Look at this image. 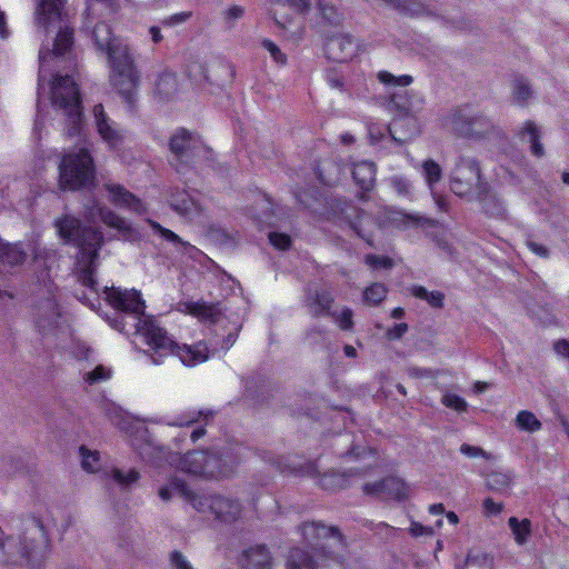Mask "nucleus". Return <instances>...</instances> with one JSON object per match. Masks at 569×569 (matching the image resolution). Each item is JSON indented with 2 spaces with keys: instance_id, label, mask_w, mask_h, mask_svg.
<instances>
[{
  "instance_id": "obj_5",
  "label": "nucleus",
  "mask_w": 569,
  "mask_h": 569,
  "mask_svg": "<svg viewBox=\"0 0 569 569\" xmlns=\"http://www.w3.org/2000/svg\"><path fill=\"white\" fill-rule=\"evenodd\" d=\"M51 103L66 117L67 134L76 137L81 132L82 110L77 83L69 76H57L51 83Z\"/></svg>"
},
{
  "instance_id": "obj_27",
  "label": "nucleus",
  "mask_w": 569,
  "mask_h": 569,
  "mask_svg": "<svg viewBox=\"0 0 569 569\" xmlns=\"http://www.w3.org/2000/svg\"><path fill=\"white\" fill-rule=\"evenodd\" d=\"M109 0H89V7L87 12V19L89 20V24H92V34L93 36H102V34H111L117 30L113 29L107 21H97L93 22L92 14L98 10L96 7L100 4L101 7L110 8L111 4L108 3Z\"/></svg>"
},
{
  "instance_id": "obj_49",
  "label": "nucleus",
  "mask_w": 569,
  "mask_h": 569,
  "mask_svg": "<svg viewBox=\"0 0 569 569\" xmlns=\"http://www.w3.org/2000/svg\"><path fill=\"white\" fill-rule=\"evenodd\" d=\"M111 377V370L102 365L97 366L92 371L87 372L83 379L89 385L99 383Z\"/></svg>"
},
{
  "instance_id": "obj_53",
  "label": "nucleus",
  "mask_w": 569,
  "mask_h": 569,
  "mask_svg": "<svg viewBox=\"0 0 569 569\" xmlns=\"http://www.w3.org/2000/svg\"><path fill=\"white\" fill-rule=\"evenodd\" d=\"M365 261L372 269H390L393 266L392 260L383 256L368 254Z\"/></svg>"
},
{
  "instance_id": "obj_22",
  "label": "nucleus",
  "mask_w": 569,
  "mask_h": 569,
  "mask_svg": "<svg viewBox=\"0 0 569 569\" xmlns=\"http://www.w3.org/2000/svg\"><path fill=\"white\" fill-rule=\"evenodd\" d=\"M243 561L248 569H269L272 558L264 546L258 545L243 552Z\"/></svg>"
},
{
  "instance_id": "obj_38",
  "label": "nucleus",
  "mask_w": 569,
  "mask_h": 569,
  "mask_svg": "<svg viewBox=\"0 0 569 569\" xmlns=\"http://www.w3.org/2000/svg\"><path fill=\"white\" fill-rule=\"evenodd\" d=\"M378 80L389 88H405L412 83L413 79L409 74L393 76L389 71H379L377 74Z\"/></svg>"
},
{
  "instance_id": "obj_33",
  "label": "nucleus",
  "mask_w": 569,
  "mask_h": 569,
  "mask_svg": "<svg viewBox=\"0 0 569 569\" xmlns=\"http://www.w3.org/2000/svg\"><path fill=\"white\" fill-rule=\"evenodd\" d=\"M508 525L510 530L515 537V540L518 545H523L527 541L531 532V522L529 519L518 520L516 517H511L508 520Z\"/></svg>"
},
{
  "instance_id": "obj_16",
  "label": "nucleus",
  "mask_w": 569,
  "mask_h": 569,
  "mask_svg": "<svg viewBox=\"0 0 569 569\" xmlns=\"http://www.w3.org/2000/svg\"><path fill=\"white\" fill-rule=\"evenodd\" d=\"M168 201L173 211L189 220L199 217L202 211L200 203L183 190L172 192Z\"/></svg>"
},
{
  "instance_id": "obj_6",
  "label": "nucleus",
  "mask_w": 569,
  "mask_h": 569,
  "mask_svg": "<svg viewBox=\"0 0 569 569\" xmlns=\"http://www.w3.org/2000/svg\"><path fill=\"white\" fill-rule=\"evenodd\" d=\"M10 555L11 563L37 565L51 553V543L42 523L36 519L29 521Z\"/></svg>"
},
{
  "instance_id": "obj_50",
  "label": "nucleus",
  "mask_w": 569,
  "mask_h": 569,
  "mask_svg": "<svg viewBox=\"0 0 569 569\" xmlns=\"http://www.w3.org/2000/svg\"><path fill=\"white\" fill-rule=\"evenodd\" d=\"M17 541L12 538H6L3 530L0 528V562H10V555Z\"/></svg>"
},
{
  "instance_id": "obj_13",
  "label": "nucleus",
  "mask_w": 569,
  "mask_h": 569,
  "mask_svg": "<svg viewBox=\"0 0 569 569\" xmlns=\"http://www.w3.org/2000/svg\"><path fill=\"white\" fill-rule=\"evenodd\" d=\"M302 536L310 545L321 543V549L342 548L341 536L336 528L326 527L318 522H306L301 527Z\"/></svg>"
},
{
  "instance_id": "obj_30",
  "label": "nucleus",
  "mask_w": 569,
  "mask_h": 569,
  "mask_svg": "<svg viewBox=\"0 0 569 569\" xmlns=\"http://www.w3.org/2000/svg\"><path fill=\"white\" fill-rule=\"evenodd\" d=\"M193 144L194 140L186 130L178 131L170 140V149L179 158L186 157Z\"/></svg>"
},
{
  "instance_id": "obj_47",
  "label": "nucleus",
  "mask_w": 569,
  "mask_h": 569,
  "mask_svg": "<svg viewBox=\"0 0 569 569\" xmlns=\"http://www.w3.org/2000/svg\"><path fill=\"white\" fill-rule=\"evenodd\" d=\"M513 100L518 104H523L531 97V88L527 80L516 79L512 87Z\"/></svg>"
},
{
  "instance_id": "obj_23",
  "label": "nucleus",
  "mask_w": 569,
  "mask_h": 569,
  "mask_svg": "<svg viewBox=\"0 0 569 569\" xmlns=\"http://www.w3.org/2000/svg\"><path fill=\"white\" fill-rule=\"evenodd\" d=\"M182 310L207 322H217L221 316L220 309L217 305L206 302H186L181 305Z\"/></svg>"
},
{
  "instance_id": "obj_1",
  "label": "nucleus",
  "mask_w": 569,
  "mask_h": 569,
  "mask_svg": "<svg viewBox=\"0 0 569 569\" xmlns=\"http://www.w3.org/2000/svg\"><path fill=\"white\" fill-rule=\"evenodd\" d=\"M106 300L117 310L134 316L136 333L141 336L144 342L159 357L170 353L177 355L187 366H196L208 359V348L204 343L196 346H178L156 321L144 316V301L137 290L120 288H104Z\"/></svg>"
},
{
  "instance_id": "obj_4",
  "label": "nucleus",
  "mask_w": 569,
  "mask_h": 569,
  "mask_svg": "<svg viewBox=\"0 0 569 569\" xmlns=\"http://www.w3.org/2000/svg\"><path fill=\"white\" fill-rule=\"evenodd\" d=\"M97 44L107 53L112 87L128 103H132L139 83V73L128 46L121 38H98Z\"/></svg>"
},
{
  "instance_id": "obj_32",
  "label": "nucleus",
  "mask_w": 569,
  "mask_h": 569,
  "mask_svg": "<svg viewBox=\"0 0 569 569\" xmlns=\"http://www.w3.org/2000/svg\"><path fill=\"white\" fill-rule=\"evenodd\" d=\"M516 427L521 431L536 432L542 428L541 421L536 415L528 410H521L515 419Z\"/></svg>"
},
{
  "instance_id": "obj_35",
  "label": "nucleus",
  "mask_w": 569,
  "mask_h": 569,
  "mask_svg": "<svg viewBox=\"0 0 569 569\" xmlns=\"http://www.w3.org/2000/svg\"><path fill=\"white\" fill-rule=\"evenodd\" d=\"M411 293L419 299L426 300L433 308H442L445 295L440 291H428L422 286H413Z\"/></svg>"
},
{
  "instance_id": "obj_9",
  "label": "nucleus",
  "mask_w": 569,
  "mask_h": 569,
  "mask_svg": "<svg viewBox=\"0 0 569 569\" xmlns=\"http://www.w3.org/2000/svg\"><path fill=\"white\" fill-rule=\"evenodd\" d=\"M67 0H38L33 22L39 32L56 36H72L68 12L64 10Z\"/></svg>"
},
{
  "instance_id": "obj_59",
  "label": "nucleus",
  "mask_w": 569,
  "mask_h": 569,
  "mask_svg": "<svg viewBox=\"0 0 569 569\" xmlns=\"http://www.w3.org/2000/svg\"><path fill=\"white\" fill-rule=\"evenodd\" d=\"M385 479L376 482H368L363 486V491L367 495H385Z\"/></svg>"
},
{
  "instance_id": "obj_26",
  "label": "nucleus",
  "mask_w": 569,
  "mask_h": 569,
  "mask_svg": "<svg viewBox=\"0 0 569 569\" xmlns=\"http://www.w3.org/2000/svg\"><path fill=\"white\" fill-rule=\"evenodd\" d=\"M179 86L176 74L163 72L156 82V93L161 100L173 99L178 92Z\"/></svg>"
},
{
  "instance_id": "obj_63",
  "label": "nucleus",
  "mask_w": 569,
  "mask_h": 569,
  "mask_svg": "<svg viewBox=\"0 0 569 569\" xmlns=\"http://www.w3.org/2000/svg\"><path fill=\"white\" fill-rule=\"evenodd\" d=\"M408 331L407 323H397L388 331V337L390 339H399Z\"/></svg>"
},
{
  "instance_id": "obj_10",
  "label": "nucleus",
  "mask_w": 569,
  "mask_h": 569,
  "mask_svg": "<svg viewBox=\"0 0 569 569\" xmlns=\"http://www.w3.org/2000/svg\"><path fill=\"white\" fill-rule=\"evenodd\" d=\"M479 163L467 157H460L450 176V189L458 197L470 198L481 188Z\"/></svg>"
},
{
  "instance_id": "obj_14",
  "label": "nucleus",
  "mask_w": 569,
  "mask_h": 569,
  "mask_svg": "<svg viewBox=\"0 0 569 569\" xmlns=\"http://www.w3.org/2000/svg\"><path fill=\"white\" fill-rule=\"evenodd\" d=\"M323 51L328 59L346 62L357 54L358 43L355 38H326Z\"/></svg>"
},
{
  "instance_id": "obj_19",
  "label": "nucleus",
  "mask_w": 569,
  "mask_h": 569,
  "mask_svg": "<svg viewBox=\"0 0 569 569\" xmlns=\"http://www.w3.org/2000/svg\"><path fill=\"white\" fill-rule=\"evenodd\" d=\"M26 258L27 253L19 244H11L0 239V272L22 264Z\"/></svg>"
},
{
  "instance_id": "obj_34",
  "label": "nucleus",
  "mask_w": 569,
  "mask_h": 569,
  "mask_svg": "<svg viewBox=\"0 0 569 569\" xmlns=\"http://www.w3.org/2000/svg\"><path fill=\"white\" fill-rule=\"evenodd\" d=\"M149 224L154 232L159 233L160 237H162L164 240L177 244L183 252H188L189 250L193 249L192 244L183 241L177 233L162 227L160 223L153 220H149Z\"/></svg>"
},
{
  "instance_id": "obj_8",
  "label": "nucleus",
  "mask_w": 569,
  "mask_h": 569,
  "mask_svg": "<svg viewBox=\"0 0 569 569\" xmlns=\"http://www.w3.org/2000/svg\"><path fill=\"white\" fill-rule=\"evenodd\" d=\"M173 489L186 496L199 512H210L223 522L236 521L241 512L242 506L236 499L222 496H199L191 493L182 482L174 481Z\"/></svg>"
},
{
  "instance_id": "obj_39",
  "label": "nucleus",
  "mask_w": 569,
  "mask_h": 569,
  "mask_svg": "<svg viewBox=\"0 0 569 569\" xmlns=\"http://www.w3.org/2000/svg\"><path fill=\"white\" fill-rule=\"evenodd\" d=\"M385 485H387V487H385L386 496L398 500L407 498L408 488L401 479L389 477L385 479Z\"/></svg>"
},
{
  "instance_id": "obj_48",
  "label": "nucleus",
  "mask_w": 569,
  "mask_h": 569,
  "mask_svg": "<svg viewBox=\"0 0 569 569\" xmlns=\"http://www.w3.org/2000/svg\"><path fill=\"white\" fill-rule=\"evenodd\" d=\"M274 13H279V8L288 7L295 12L302 13L311 7V0H274Z\"/></svg>"
},
{
  "instance_id": "obj_58",
  "label": "nucleus",
  "mask_w": 569,
  "mask_h": 569,
  "mask_svg": "<svg viewBox=\"0 0 569 569\" xmlns=\"http://www.w3.org/2000/svg\"><path fill=\"white\" fill-rule=\"evenodd\" d=\"M263 47L269 51L273 60L280 64H284L287 61L286 54L281 52L279 47L270 40L263 41Z\"/></svg>"
},
{
  "instance_id": "obj_40",
  "label": "nucleus",
  "mask_w": 569,
  "mask_h": 569,
  "mask_svg": "<svg viewBox=\"0 0 569 569\" xmlns=\"http://www.w3.org/2000/svg\"><path fill=\"white\" fill-rule=\"evenodd\" d=\"M389 186L401 198L412 199L413 188L409 179L402 176H392L388 179Z\"/></svg>"
},
{
  "instance_id": "obj_46",
  "label": "nucleus",
  "mask_w": 569,
  "mask_h": 569,
  "mask_svg": "<svg viewBox=\"0 0 569 569\" xmlns=\"http://www.w3.org/2000/svg\"><path fill=\"white\" fill-rule=\"evenodd\" d=\"M387 296V288L382 283H373L368 287L363 292L365 301L376 306L385 300Z\"/></svg>"
},
{
  "instance_id": "obj_51",
  "label": "nucleus",
  "mask_w": 569,
  "mask_h": 569,
  "mask_svg": "<svg viewBox=\"0 0 569 569\" xmlns=\"http://www.w3.org/2000/svg\"><path fill=\"white\" fill-rule=\"evenodd\" d=\"M318 12L322 18V21L329 24H335L339 22V14L336 11V9L331 6L323 4L322 2L318 1Z\"/></svg>"
},
{
  "instance_id": "obj_37",
  "label": "nucleus",
  "mask_w": 569,
  "mask_h": 569,
  "mask_svg": "<svg viewBox=\"0 0 569 569\" xmlns=\"http://www.w3.org/2000/svg\"><path fill=\"white\" fill-rule=\"evenodd\" d=\"M422 174L426 179V182L430 189L433 190L435 184L440 181L442 177L441 167L432 159L425 160L422 162Z\"/></svg>"
},
{
  "instance_id": "obj_52",
  "label": "nucleus",
  "mask_w": 569,
  "mask_h": 569,
  "mask_svg": "<svg viewBox=\"0 0 569 569\" xmlns=\"http://www.w3.org/2000/svg\"><path fill=\"white\" fill-rule=\"evenodd\" d=\"M342 330H350L353 326L352 310L345 308L340 313H330Z\"/></svg>"
},
{
  "instance_id": "obj_11",
  "label": "nucleus",
  "mask_w": 569,
  "mask_h": 569,
  "mask_svg": "<svg viewBox=\"0 0 569 569\" xmlns=\"http://www.w3.org/2000/svg\"><path fill=\"white\" fill-rule=\"evenodd\" d=\"M446 126L462 137L481 138L493 128L492 121L482 113L469 114L465 110L450 113Z\"/></svg>"
},
{
  "instance_id": "obj_45",
  "label": "nucleus",
  "mask_w": 569,
  "mask_h": 569,
  "mask_svg": "<svg viewBox=\"0 0 569 569\" xmlns=\"http://www.w3.org/2000/svg\"><path fill=\"white\" fill-rule=\"evenodd\" d=\"M111 478L122 488H128L132 483L137 482L140 478V475L137 470L130 469L127 472L120 470V469H112L111 470Z\"/></svg>"
},
{
  "instance_id": "obj_54",
  "label": "nucleus",
  "mask_w": 569,
  "mask_h": 569,
  "mask_svg": "<svg viewBox=\"0 0 569 569\" xmlns=\"http://www.w3.org/2000/svg\"><path fill=\"white\" fill-rule=\"evenodd\" d=\"M270 243L279 250H286L291 246V238L287 233L281 232H270L269 233Z\"/></svg>"
},
{
  "instance_id": "obj_3",
  "label": "nucleus",
  "mask_w": 569,
  "mask_h": 569,
  "mask_svg": "<svg viewBox=\"0 0 569 569\" xmlns=\"http://www.w3.org/2000/svg\"><path fill=\"white\" fill-rule=\"evenodd\" d=\"M54 226L60 238L79 247L76 262L78 279L82 286L98 295L93 273L97 268L98 251L103 241L102 233L92 228L82 229L80 221L71 216L57 219Z\"/></svg>"
},
{
  "instance_id": "obj_36",
  "label": "nucleus",
  "mask_w": 569,
  "mask_h": 569,
  "mask_svg": "<svg viewBox=\"0 0 569 569\" xmlns=\"http://www.w3.org/2000/svg\"><path fill=\"white\" fill-rule=\"evenodd\" d=\"M213 412L210 410H199V411H187L186 413L181 415L179 418H177L173 421L167 422L169 426H176V427H187L191 423L200 421L201 418L204 420H208L209 418H212Z\"/></svg>"
},
{
  "instance_id": "obj_20",
  "label": "nucleus",
  "mask_w": 569,
  "mask_h": 569,
  "mask_svg": "<svg viewBox=\"0 0 569 569\" xmlns=\"http://www.w3.org/2000/svg\"><path fill=\"white\" fill-rule=\"evenodd\" d=\"M87 216L92 220L99 218L108 227L121 232H126L130 229L128 222L124 219L119 217L111 209L99 203H94L92 208L88 209Z\"/></svg>"
},
{
  "instance_id": "obj_57",
  "label": "nucleus",
  "mask_w": 569,
  "mask_h": 569,
  "mask_svg": "<svg viewBox=\"0 0 569 569\" xmlns=\"http://www.w3.org/2000/svg\"><path fill=\"white\" fill-rule=\"evenodd\" d=\"M170 562L173 569H193L190 561L179 551L171 553Z\"/></svg>"
},
{
  "instance_id": "obj_28",
  "label": "nucleus",
  "mask_w": 569,
  "mask_h": 569,
  "mask_svg": "<svg viewBox=\"0 0 569 569\" xmlns=\"http://www.w3.org/2000/svg\"><path fill=\"white\" fill-rule=\"evenodd\" d=\"M353 469L348 472L340 473L338 471H329L319 479V485L326 490H338L348 486L350 477H352Z\"/></svg>"
},
{
  "instance_id": "obj_2",
  "label": "nucleus",
  "mask_w": 569,
  "mask_h": 569,
  "mask_svg": "<svg viewBox=\"0 0 569 569\" xmlns=\"http://www.w3.org/2000/svg\"><path fill=\"white\" fill-rule=\"evenodd\" d=\"M242 447L237 446L230 452H222L220 456L207 451H192L181 457L178 452L167 450L164 447H153L148 443L140 452L143 459L157 467L168 462L184 472L203 477H226L242 457Z\"/></svg>"
},
{
  "instance_id": "obj_15",
  "label": "nucleus",
  "mask_w": 569,
  "mask_h": 569,
  "mask_svg": "<svg viewBox=\"0 0 569 569\" xmlns=\"http://www.w3.org/2000/svg\"><path fill=\"white\" fill-rule=\"evenodd\" d=\"M104 190L108 192L109 200L118 207L126 208L138 214L146 212V207L140 199L127 190L123 186L114 182H106Z\"/></svg>"
},
{
  "instance_id": "obj_43",
  "label": "nucleus",
  "mask_w": 569,
  "mask_h": 569,
  "mask_svg": "<svg viewBox=\"0 0 569 569\" xmlns=\"http://www.w3.org/2000/svg\"><path fill=\"white\" fill-rule=\"evenodd\" d=\"M492 557L482 551L470 553L466 561V569H492Z\"/></svg>"
},
{
  "instance_id": "obj_61",
  "label": "nucleus",
  "mask_w": 569,
  "mask_h": 569,
  "mask_svg": "<svg viewBox=\"0 0 569 569\" xmlns=\"http://www.w3.org/2000/svg\"><path fill=\"white\" fill-rule=\"evenodd\" d=\"M410 533L413 537H420V536H432L433 529L430 527H425L419 522H412L410 526Z\"/></svg>"
},
{
  "instance_id": "obj_62",
  "label": "nucleus",
  "mask_w": 569,
  "mask_h": 569,
  "mask_svg": "<svg viewBox=\"0 0 569 569\" xmlns=\"http://www.w3.org/2000/svg\"><path fill=\"white\" fill-rule=\"evenodd\" d=\"M400 123H401V121H399V120H395V121L391 123V126H389V127L387 128V130H388L389 134L391 136V138H392L395 141L399 142L400 144H403V143H406V142L410 139V137H407V136H403V137L398 136V129H397V128H398V126H400Z\"/></svg>"
},
{
  "instance_id": "obj_7",
  "label": "nucleus",
  "mask_w": 569,
  "mask_h": 569,
  "mask_svg": "<svg viewBox=\"0 0 569 569\" xmlns=\"http://www.w3.org/2000/svg\"><path fill=\"white\" fill-rule=\"evenodd\" d=\"M96 169L93 159L86 148L67 153L59 166V186L63 190H79L91 184Z\"/></svg>"
},
{
  "instance_id": "obj_29",
  "label": "nucleus",
  "mask_w": 569,
  "mask_h": 569,
  "mask_svg": "<svg viewBox=\"0 0 569 569\" xmlns=\"http://www.w3.org/2000/svg\"><path fill=\"white\" fill-rule=\"evenodd\" d=\"M72 46V38H53L52 50L41 49L39 52V60L41 68L48 58L51 56L59 57L63 56ZM42 72V69L40 70ZM42 81V73H39V82Z\"/></svg>"
},
{
  "instance_id": "obj_55",
  "label": "nucleus",
  "mask_w": 569,
  "mask_h": 569,
  "mask_svg": "<svg viewBox=\"0 0 569 569\" xmlns=\"http://www.w3.org/2000/svg\"><path fill=\"white\" fill-rule=\"evenodd\" d=\"M442 403L457 411H465L467 409V402L465 399L455 393H446L442 397Z\"/></svg>"
},
{
  "instance_id": "obj_41",
  "label": "nucleus",
  "mask_w": 569,
  "mask_h": 569,
  "mask_svg": "<svg viewBox=\"0 0 569 569\" xmlns=\"http://www.w3.org/2000/svg\"><path fill=\"white\" fill-rule=\"evenodd\" d=\"M81 456V466L88 472H96L101 467L100 453L97 450H89L84 446L79 449Z\"/></svg>"
},
{
  "instance_id": "obj_12",
  "label": "nucleus",
  "mask_w": 569,
  "mask_h": 569,
  "mask_svg": "<svg viewBox=\"0 0 569 569\" xmlns=\"http://www.w3.org/2000/svg\"><path fill=\"white\" fill-rule=\"evenodd\" d=\"M188 74L190 79L198 86H203L207 82L217 86H224L233 79V70L231 66L226 62L216 61L206 68L200 62H192L188 67Z\"/></svg>"
},
{
  "instance_id": "obj_56",
  "label": "nucleus",
  "mask_w": 569,
  "mask_h": 569,
  "mask_svg": "<svg viewBox=\"0 0 569 569\" xmlns=\"http://www.w3.org/2000/svg\"><path fill=\"white\" fill-rule=\"evenodd\" d=\"M460 452L469 458L482 457L487 460H490L492 458V456L486 452L482 448L475 447L468 443L461 445Z\"/></svg>"
},
{
  "instance_id": "obj_24",
  "label": "nucleus",
  "mask_w": 569,
  "mask_h": 569,
  "mask_svg": "<svg viewBox=\"0 0 569 569\" xmlns=\"http://www.w3.org/2000/svg\"><path fill=\"white\" fill-rule=\"evenodd\" d=\"M392 103L401 114L408 118H413L421 111L423 100L416 93L406 92V96L395 94Z\"/></svg>"
},
{
  "instance_id": "obj_44",
  "label": "nucleus",
  "mask_w": 569,
  "mask_h": 569,
  "mask_svg": "<svg viewBox=\"0 0 569 569\" xmlns=\"http://www.w3.org/2000/svg\"><path fill=\"white\" fill-rule=\"evenodd\" d=\"M332 302L333 298L328 291H317L315 295V301L311 305V312L315 317H318L321 312L329 311Z\"/></svg>"
},
{
  "instance_id": "obj_60",
  "label": "nucleus",
  "mask_w": 569,
  "mask_h": 569,
  "mask_svg": "<svg viewBox=\"0 0 569 569\" xmlns=\"http://www.w3.org/2000/svg\"><path fill=\"white\" fill-rule=\"evenodd\" d=\"M483 509L488 516L499 515L503 510V505L487 498L483 500Z\"/></svg>"
},
{
  "instance_id": "obj_42",
  "label": "nucleus",
  "mask_w": 569,
  "mask_h": 569,
  "mask_svg": "<svg viewBox=\"0 0 569 569\" xmlns=\"http://www.w3.org/2000/svg\"><path fill=\"white\" fill-rule=\"evenodd\" d=\"M511 476L500 471H493L487 477V486L490 490L497 492L506 491L511 485Z\"/></svg>"
},
{
  "instance_id": "obj_18",
  "label": "nucleus",
  "mask_w": 569,
  "mask_h": 569,
  "mask_svg": "<svg viewBox=\"0 0 569 569\" xmlns=\"http://www.w3.org/2000/svg\"><path fill=\"white\" fill-rule=\"evenodd\" d=\"M388 219L392 224L401 229L436 226V221L431 218L419 213H408L402 210H391L388 214Z\"/></svg>"
},
{
  "instance_id": "obj_21",
  "label": "nucleus",
  "mask_w": 569,
  "mask_h": 569,
  "mask_svg": "<svg viewBox=\"0 0 569 569\" xmlns=\"http://www.w3.org/2000/svg\"><path fill=\"white\" fill-rule=\"evenodd\" d=\"M376 164L371 161H358L353 163L352 167V177L355 182L362 190H371L376 183Z\"/></svg>"
},
{
  "instance_id": "obj_64",
  "label": "nucleus",
  "mask_w": 569,
  "mask_h": 569,
  "mask_svg": "<svg viewBox=\"0 0 569 569\" xmlns=\"http://www.w3.org/2000/svg\"><path fill=\"white\" fill-rule=\"evenodd\" d=\"M555 351L563 357L569 359V341L567 340H559L555 343Z\"/></svg>"
},
{
  "instance_id": "obj_31",
  "label": "nucleus",
  "mask_w": 569,
  "mask_h": 569,
  "mask_svg": "<svg viewBox=\"0 0 569 569\" xmlns=\"http://www.w3.org/2000/svg\"><path fill=\"white\" fill-rule=\"evenodd\" d=\"M317 563L312 557L299 549H292L288 557V569H317Z\"/></svg>"
},
{
  "instance_id": "obj_17",
  "label": "nucleus",
  "mask_w": 569,
  "mask_h": 569,
  "mask_svg": "<svg viewBox=\"0 0 569 569\" xmlns=\"http://www.w3.org/2000/svg\"><path fill=\"white\" fill-rule=\"evenodd\" d=\"M94 123L100 137L110 146H116L120 141V133L116 123L106 114L102 104H96L93 108Z\"/></svg>"
},
{
  "instance_id": "obj_25",
  "label": "nucleus",
  "mask_w": 569,
  "mask_h": 569,
  "mask_svg": "<svg viewBox=\"0 0 569 569\" xmlns=\"http://www.w3.org/2000/svg\"><path fill=\"white\" fill-rule=\"evenodd\" d=\"M519 137L525 142H530L531 153L536 157L545 154L543 146L540 142L541 131L540 128L532 121H526L519 130Z\"/></svg>"
}]
</instances>
